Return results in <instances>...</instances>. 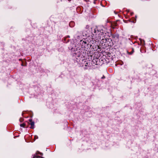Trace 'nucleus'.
Here are the masks:
<instances>
[{"mask_svg": "<svg viewBox=\"0 0 158 158\" xmlns=\"http://www.w3.org/2000/svg\"><path fill=\"white\" fill-rule=\"evenodd\" d=\"M33 158H44L43 157H42L40 156H34Z\"/></svg>", "mask_w": 158, "mask_h": 158, "instance_id": "f03ea898", "label": "nucleus"}, {"mask_svg": "<svg viewBox=\"0 0 158 158\" xmlns=\"http://www.w3.org/2000/svg\"><path fill=\"white\" fill-rule=\"evenodd\" d=\"M29 122L31 123L30 124L31 125V128H34V123L32 121V120L31 119H30L29 120Z\"/></svg>", "mask_w": 158, "mask_h": 158, "instance_id": "f257e3e1", "label": "nucleus"}, {"mask_svg": "<svg viewBox=\"0 0 158 158\" xmlns=\"http://www.w3.org/2000/svg\"><path fill=\"white\" fill-rule=\"evenodd\" d=\"M25 125V124L23 123L20 124V126L21 127H24Z\"/></svg>", "mask_w": 158, "mask_h": 158, "instance_id": "7ed1b4c3", "label": "nucleus"}, {"mask_svg": "<svg viewBox=\"0 0 158 158\" xmlns=\"http://www.w3.org/2000/svg\"><path fill=\"white\" fill-rule=\"evenodd\" d=\"M95 32H96V30H95V31H94V33H95Z\"/></svg>", "mask_w": 158, "mask_h": 158, "instance_id": "39448f33", "label": "nucleus"}, {"mask_svg": "<svg viewBox=\"0 0 158 158\" xmlns=\"http://www.w3.org/2000/svg\"><path fill=\"white\" fill-rule=\"evenodd\" d=\"M73 23V22H71L70 23V25L71 24H72V23Z\"/></svg>", "mask_w": 158, "mask_h": 158, "instance_id": "20e7f679", "label": "nucleus"}]
</instances>
